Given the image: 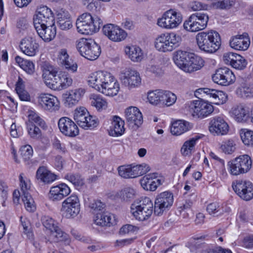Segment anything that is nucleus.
Returning a JSON list of instances; mask_svg holds the SVG:
<instances>
[{
  "mask_svg": "<svg viewBox=\"0 0 253 253\" xmlns=\"http://www.w3.org/2000/svg\"><path fill=\"white\" fill-rule=\"evenodd\" d=\"M125 51L132 61L139 62L143 58V53L142 49L136 45L126 46Z\"/></svg>",
  "mask_w": 253,
  "mask_h": 253,
  "instance_id": "nucleus-39",
  "label": "nucleus"
},
{
  "mask_svg": "<svg viewBox=\"0 0 253 253\" xmlns=\"http://www.w3.org/2000/svg\"><path fill=\"white\" fill-rule=\"evenodd\" d=\"M22 201L24 203L25 207L28 211H34L35 207L34 205V200L30 194L26 193L25 195L22 196Z\"/></svg>",
  "mask_w": 253,
  "mask_h": 253,
  "instance_id": "nucleus-53",
  "label": "nucleus"
},
{
  "mask_svg": "<svg viewBox=\"0 0 253 253\" xmlns=\"http://www.w3.org/2000/svg\"><path fill=\"white\" fill-rule=\"evenodd\" d=\"M150 170L149 166L143 163L132 166H121L118 167V173L124 178H133L142 175Z\"/></svg>",
  "mask_w": 253,
  "mask_h": 253,
  "instance_id": "nucleus-10",
  "label": "nucleus"
},
{
  "mask_svg": "<svg viewBox=\"0 0 253 253\" xmlns=\"http://www.w3.org/2000/svg\"><path fill=\"white\" fill-rule=\"evenodd\" d=\"M27 114L28 118V122L27 124H33L35 123L42 128H45L46 127L45 122L34 110H29L27 111Z\"/></svg>",
  "mask_w": 253,
  "mask_h": 253,
  "instance_id": "nucleus-45",
  "label": "nucleus"
},
{
  "mask_svg": "<svg viewBox=\"0 0 253 253\" xmlns=\"http://www.w3.org/2000/svg\"><path fill=\"white\" fill-rule=\"evenodd\" d=\"M71 192L70 188L65 183H61L50 188L48 194V199L53 202H57L67 196Z\"/></svg>",
  "mask_w": 253,
  "mask_h": 253,
  "instance_id": "nucleus-25",
  "label": "nucleus"
},
{
  "mask_svg": "<svg viewBox=\"0 0 253 253\" xmlns=\"http://www.w3.org/2000/svg\"><path fill=\"white\" fill-rule=\"evenodd\" d=\"M109 74V73L103 71L91 73L87 78L88 85L99 91Z\"/></svg>",
  "mask_w": 253,
  "mask_h": 253,
  "instance_id": "nucleus-29",
  "label": "nucleus"
},
{
  "mask_svg": "<svg viewBox=\"0 0 253 253\" xmlns=\"http://www.w3.org/2000/svg\"><path fill=\"white\" fill-rule=\"evenodd\" d=\"M36 178L45 184H49L57 179V175L51 172L46 167L42 166L40 167L37 169Z\"/></svg>",
  "mask_w": 253,
  "mask_h": 253,
  "instance_id": "nucleus-33",
  "label": "nucleus"
},
{
  "mask_svg": "<svg viewBox=\"0 0 253 253\" xmlns=\"http://www.w3.org/2000/svg\"><path fill=\"white\" fill-rule=\"evenodd\" d=\"M27 128L28 134L31 137L34 139H38L41 136V131L35 125L27 124Z\"/></svg>",
  "mask_w": 253,
  "mask_h": 253,
  "instance_id": "nucleus-56",
  "label": "nucleus"
},
{
  "mask_svg": "<svg viewBox=\"0 0 253 253\" xmlns=\"http://www.w3.org/2000/svg\"><path fill=\"white\" fill-rule=\"evenodd\" d=\"M23 174L21 173L19 175L20 185L22 196L25 195V194H30L29 190L31 187L30 182L28 179H25L23 176Z\"/></svg>",
  "mask_w": 253,
  "mask_h": 253,
  "instance_id": "nucleus-57",
  "label": "nucleus"
},
{
  "mask_svg": "<svg viewBox=\"0 0 253 253\" xmlns=\"http://www.w3.org/2000/svg\"><path fill=\"white\" fill-rule=\"evenodd\" d=\"M20 222V226L22 228L23 232L27 235L29 239H32L33 237V233L29 220L25 217L21 216Z\"/></svg>",
  "mask_w": 253,
  "mask_h": 253,
  "instance_id": "nucleus-47",
  "label": "nucleus"
},
{
  "mask_svg": "<svg viewBox=\"0 0 253 253\" xmlns=\"http://www.w3.org/2000/svg\"><path fill=\"white\" fill-rule=\"evenodd\" d=\"M120 80L122 84L129 89L139 86L141 83L139 73L131 69H126L122 71Z\"/></svg>",
  "mask_w": 253,
  "mask_h": 253,
  "instance_id": "nucleus-17",
  "label": "nucleus"
},
{
  "mask_svg": "<svg viewBox=\"0 0 253 253\" xmlns=\"http://www.w3.org/2000/svg\"><path fill=\"white\" fill-rule=\"evenodd\" d=\"M58 126L60 132L66 136L74 137L79 134L78 126L68 117L61 118L58 120Z\"/></svg>",
  "mask_w": 253,
  "mask_h": 253,
  "instance_id": "nucleus-21",
  "label": "nucleus"
},
{
  "mask_svg": "<svg viewBox=\"0 0 253 253\" xmlns=\"http://www.w3.org/2000/svg\"><path fill=\"white\" fill-rule=\"evenodd\" d=\"M102 31L104 35L114 42H122L125 40L127 36L125 30L112 24L104 25L103 27Z\"/></svg>",
  "mask_w": 253,
  "mask_h": 253,
  "instance_id": "nucleus-20",
  "label": "nucleus"
},
{
  "mask_svg": "<svg viewBox=\"0 0 253 253\" xmlns=\"http://www.w3.org/2000/svg\"><path fill=\"white\" fill-rule=\"evenodd\" d=\"M235 76L232 71L228 68H220L216 70L212 76L213 81L219 85L227 86L235 81Z\"/></svg>",
  "mask_w": 253,
  "mask_h": 253,
  "instance_id": "nucleus-19",
  "label": "nucleus"
},
{
  "mask_svg": "<svg viewBox=\"0 0 253 253\" xmlns=\"http://www.w3.org/2000/svg\"><path fill=\"white\" fill-rule=\"evenodd\" d=\"M21 68L29 75L33 74L35 72V65L33 62L29 60L25 61Z\"/></svg>",
  "mask_w": 253,
  "mask_h": 253,
  "instance_id": "nucleus-63",
  "label": "nucleus"
},
{
  "mask_svg": "<svg viewBox=\"0 0 253 253\" xmlns=\"http://www.w3.org/2000/svg\"><path fill=\"white\" fill-rule=\"evenodd\" d=\"M160 89H156L149 91L148 93L147 98L151 104L154 105L159 104V95Z\"/></svg>",
  "mask_w": 253,
  "mask_h": 253,
  "instance_id": "nucleus-60",
  "label": "nucleus"
},
{
  "mask_svg": "<svg viewBox=\"0 0 253 253\" xmlns=\"http://www.w3.org/2000/svg\"><path fill=\"white\" fill-rule=\"evenodd\" d=\"M240 136L245 145L250 146L253 145V131L248 129H242Z\"/></svg>",
  "mask_w": 253,
  "mask_h": 253,
  "instance_id": "nucleus-49",
  "label": "nucleus"
},
{
  "mask_svg": "<svg viewBox=\"0 0 253 253\" xmlns=\"http://www.w3.org/2000/svg\"><path fill=\"white\" fill-rule=\"evenodd\" d=\"M201 137L199 135H196L185 141L181 149L182 155L186 156L191 154L197 141Z\"/></svg>",
  "mask_w": 253,
  "mask_h": 253,
  "instance_id": "nucleus-43",
  "label": "nucleus"
},
{
  "mask_svg": "<svg viewBox=\"0 0 253 253\" xmlns=\"http://www.w3.org/2000/svg\"><path fill=\"white\" fill-rule=\"evenodd\" d=\"M235 143L233 139L223 141L220 146L221 150L226 154H232L236 149Z\"/></svg>",
  "mask_w": 253,
  "mask_h": 253,
  "instance_id": "nucleus-50",
  "label": "nucleus"
},
{
  "mask_svg": "<svg viewBox=\"0 0 253 253\" xmlns=\"http://www.w3.org/2000/svg\"><path fill=\"white\" fill-rule=\"evenodd\" d=\"M85 89L82 87L69 90L64 96V104L66 106L71 107L76 105L84 95Z\"/></svg>",
  "mask_w": 253,
  "mask_h": 253,
  "instance_id": "nucleus-27",
  "label": "nucleus"
},
{
  "mask_svg": "<svg viewBox=\"0 0 253 253\" xmlns=\"http://www.w3.org/2000/svg\"><path fill=\"white\" fill-rule=\"evenodd\" d=\"M192 127L190 123L183 121L177 120L172 123L170 131L172 134L179 135L188 131Z\"/></svg>",
  "mask_w": 253,
  "mask_h": 253,
  "instance_id": "nucleus-37",
  "label": "nucleus"
},
{
  "mask_svg": "<svg viewBox=\"0 0 253 253\" xmlns=\"http://www.w3.org/2000/svg\"><path fill=\"white\" fill-rule=\"evenodd\" d=\"M54 21L52 11L46 6L38 8L33 16V24L35 29L52 24Z\"/></svg>",
  "mask_w": 253,
  "mask_h": 253,
  "instance_id": "nucleus-14",
  "label": "nucleus"
},
{
  "mask_svg": "<svg viewBox=\"0 0 253 253\" xmlns=\"http://www.w3.org/2000/svg\"><path fill=\"white\" fill-rule=\"evenodd\" d=\"M189 64L187 67V73H191L195 71L200 70L204 66V61L200 57L196 56L195 54L193 53V56H191V60Z\"/></svg>",
  "mask_w": 253,
  "mask_h": 253,
  "instance_id": "nucleus-44",
  "label": "nucleus"
},
{
  "mask_svg": "<svg viewBox=\"0 0 253 253\" xmlns=\"http://www.w3.org/2000/svg\"><path fill=\"white\" fill-rule=\"evenodd\" d=\"M102 24L103 22L100 18L93 17L88 13L83 14L76 21L78 32L84 35H91L96 32Z\"/></svg>",
  "mask_w": 253,
  "mask_h": 253,
  "instance_id": "nucleus-3",
  "label": "nucleus"
},
{
  "mask_svg": "<svg viewBox=\"0 0 253 253\" xmlns=\"http://www.w3.org/2000/svg\"><path fill=\"white\" fill-rule=\"evenodd\" d=\"M249 110L243 104H240L232 108L231 116L238 122H245L249 118Z\"/></svg>",
  "mask_w": 253,
  "mask_h": 253,
  "instance_id": "nucleus-34",
  "label": "nucleus"
},
{
  "mask_svg": "<svg viewBox=\"0 0 253 253\" xmlns=\"http://www.w3.org/2000/svg\"><path fill=\"white\" fill-rule=\"evenodd\" d=\"M42 77L46 85L52 89L61 90L71 86L73 80L65 72L58 73L57 69L51 65H46L43 71Z\"/></svg>",
  "mask_w": 253,
  "mask_h": 253,
  "instance_id": "nucleus-1",
  "label": "nucleus"
},
{
  "mask_svg": "<svg viewBox=\"0 0 253 253\" xmlns=\"http://www.w3.org/2000/svg\"><path fill=\"white\" fill-rule=\"evenodd\" d=\"M234 61L231 65L233 68L238 69H243L247 65V62L245 58L239 54L236 55Z\"/></svg>",
  "mask_w": 253,
  "mask_h": 253,
  "instance_id": "nucleus-55",
  "label": "nucleus"
},
{
  "mask_svg": "<svg viewBox=\"0 0 253 253\" xmlns=\"http://www.w3.org/2000/svg\"><path fill=\"white\" fill-rule=\"evenodd\" d=\"M176 96L173 93L166 90L164 104L167 106H170L176 102Z\"/></svg>",
  "mask_w": 253,
  "mask_h": 253,
  "instance_id": "nucleus-59",
  "label": "nucleus"
},
{
  "mask_svg": "<svg viewBox=\"0 0 253 253\" xmlns=\"http://www.w3.org/2000/svg\"><path fill=\"white\" fill-rule=\"evenodd\" d=\"M173 203V195L167 191L159 194L156 197L154 205V213L157 215H162L169 211Z\"/></svg>",
  "mask_w": 253,
  "mask_h": 253,
  "instance_id": "nucleus-12",
  "label": "nucleus"
},
{
  "mask_svg": "<svg viewBox=\"0 0 253 253\" xmlns=\"http://www.w3.org/2000/svg\"><path fill=\"white\" fill-rule=\"evenodd\" d=\"M125 117L129 127L133 130H136L143 123L142 115L137 107L130 106L126 108Z\"/></svg>",
  "mask_w": 253,
  "mask_h": 253,
  "instance_id": "nucleus-22",
  "label": "nucleus"
},
{
  "mask_svg": "<svg viewBox=\"0 0 253 253\" xmlns=\"http://www.w3.org/2000/svg\"><path fill=\"white\" fill-rule=\"evenodd\" d=\"M228 125L220 117L213 118L210 121L209 129L214 135H224L228 131Z\"/></svg>",
  "mask_w": 253,
  "mask_h": 253,
  "instance_id": "nucleus-24",
  "label": "nucleus"
},
{
  "mask_svg": "<svg viewBox=\"0 0 253 253\" xmlns=\"http://www.w3.org/2000/svg\"><path fill=\"white\" fill-rule=\"evenodd\" d=\"M235 192L241 199L250 201L253 198V184L248 180L239 179L232 183Z\"/></svg>",
  "mask_w": 253,
  "mask_h": 253,
  "instance_id": "nucleus-16",
  "label": "nucleus"
},
{
  "mask_svg": "<svg viewBox=\"0 0 253 253\" xmlns=\"http://www.w3.org/2000/svg\"><path fill=\"white\" fill-rule=\"evenodd\" d=\"M158 175V173L155 172L143 176L140 180V184L142 188L146 190L155 191L158 186L162 185L164 182L163 178L159 176Z\"/></svg>",
  "mask_w": 253,
  "mask_h": 253,
  "instance_id": "nucleus-23",
  "label": "nucleus"
},
{
  "mask_svg": "<svg viewBox=\"0 0 253 253\" xmlns=\"http://www.w3.org/2000/svg\"><path fill=\"white\" fill-rule=\"evenodd\" d=\"M113 215L107 211L97 213L94 219V223L99 226H110L113 224Z\"/></svg>",
  "mask_w": 253,
  "mask_h": 253,
  "instance_id": "nucleus-40",
  "label": "nucleus"
},
{
  "mask_svg": "<svg viewBox=\"0 0 253 253\" xmlns=\"http://www.w3.org/2000/svg\"><path fill=\"white\" fill-rule=\"evenodd\" d=\"M154 207L152 201L148 197L134 201L131 205L130 211L137 220L144 221L152 215Z\"/></svg>",
  "mask_w": 253,
  "mask_h": 253,
  "instance_id": "nucleus-4",
  "label": "nucleus"
},
{
  "mask_svg": "<svg viewBox=\"0 0 253 253\" xmlns=\"http://www.w3.org/2000/svg\"><path fill=\"white\" fill-rule=\"evenodd\" d=\"M124 121L117 116L113 117L109 134L110 136L117 137L122 135L125 132Z\"/></svg>",
  "mask_w": 253,
  "mask_h": 253,
  "instance_id": "nucleus-35",
  "label": "nucleus"
},
{
  "mask_svg": "<svg viewBox=\"0 0 253 253\" xmlns=\"http://www.w3.org/2000/svg\"><path fill=\"white\" fill-rule=\"evenodd\" d=\"M207 211L211 215L218 214L222 213L220 205L217 202H212L208 204L207 207Z\"/></svg>",
  "mask_w": 253,
  "mask_h": 253,
  "instance_id": "nucleus-54",
  "label": "nucleus"
},
{
  "mask_svg": "<svg viewBox=\"0 0 253 253\" xmlns=\"http://www.w3.org/2000/svg\"><path fill=\"white\" fill-rule=\"evenodd\" d=\"M235 3V0H222L218 1L215 5L217 7L221 9H229Z\"/></svg>",
  "mask_w": 253,
  "mask_h": 253,
  "instance_id": "nucleus-62",
  "label": "nucleus"
},
{
  "mask_svg": "<svg viewBox=\"0 0 253 253\" xmlns=\"http://www.w3.org/2000/svg\"><path fill=\"white\" fill-rule=\"evenodd\" d=\"M136 195L135 190L131 187H126L116 194V197L124 202H129L133 199Z\"/></svg>",
  "mask_w": 253,
  "mask_h": 253,
  "instance_id": "nucleus-42",
  "label": "nucleus"
},
{
  "mask_svg": "<svg viewBox=\"0 0 253 253\" xmlns=\"http://www.w3.org/2000/svg\"><path fill=\"white\" fill-rule=\"evenodd\" d=\"M194 204V200L192 199H187L185 201L180 207V211L182 215L185 217H188L190 214H192L191 208Z\"/></svg>",
  "mask_w": 253,
  "mask_h": 253,
  "instance_id": "nucleus-46",
  "label": "nucleus"
},
{
  "mask_svg": "<svg viewBox=\"0 0 253 253\" xmlns=\"http://www.w3.org/2000/svg\"><path fill=\"white\" fill-rule=\"evenodd\" d=\"M21 155L25 161L29 160L33 156V151L30 145H26L20 149Z\"/></svg>",
  "mask_w": 253,
  "mask_h": 253,
  "instance_id": "nucleus-58",
  "label": "nucleus"
},
{
  "mask_svg": "<svg viewBox=\"0 0 253 253\" xmlns=\"http://www.w3.org/2000/svg\"><path fill=\"white\" fill-rule=\"evenodd\" d=\"M61 211L67 218L77 216L80 211V200L77 195L72 194L67 197L62 203Z\"/></svg>",
  "mask_w": 253,
  "mask_h": 253,
  "instance_id": "nucleus-13",
  "label": "nucleus"
},
{
  "mask_svg": "<svg viewBox=\"0 0 253 253\" xmlns=\"http://www.w3.org/2000/svg\"><path fill=\"white\" fill-rule=\"evenodd\" d=\"M182 21L181 13L175 9H170L166 11L162 17L158 19L157 24L166 29H173L177 27Z\"/></svg>",
  "mask_w": 253,
  "mask_h": 253,
  "instance_id": "nucleus-11",
  "label": "nucleus"
},
{
  "mask_svg": "<svg viewBox=\"0 0 253 253\" xmlns=\"http://www.w3.org/2000/svg\"><path fill=\"white\" fill-rule=\"evenodd\" d=\"M209 16L204 13L192 14L183 23V28L187 31L196 32L204 29L207 25Z\"/></svg>",
  "mask_w": 253,
  "mask_h": 253,
  "instance_id": "nucleus-8",
  "label": "nucleus"
},
{
  "mask_svg": "<svg viewBox=\"0 0 253 253\" xmlns=\"http://www.w3.org/2000/svg\"><path fill=\"white\" fill-rule=\"evenodd\" d=\"M196 39L199 48L206 53H214L221 45L220 36L215 31L199 33L196 35Z\"/></svg>",
  "mask_w": 253,
  "mask_h": 253,
  "instance_id": "nucleus-2",
  "label": "nucleus"
},
{
  "mask_svg": "<svg viewBox=\"0 0 253 253\" xmlns=\"http://www.w3.org/2000/svg\"><path fill=\"white\" fill-rule=\"evenodd\" d=\"M250 38L247 33L242 35H238L232 38L230 41V46L238 50L245 51L249 47Z\"/></svg>",
  "mask_w": 253,
  "mask_h": 253,
  "instance_id": "nucleus-30",
  "label": "nucleus"
},
{
  "mask_svg": "<svg viewBox=\"0 0 253 253\" xmlns=\"http://www.w3.org/2000/svg\"><path fill=\"white\" fill-rule=\"evenodd\" d=\"M65 177L75 186H82L84 183V179L79 173H68Z\"/></svg>",
  "mask_w": 253,
  "mask_h": 253,
  "instance_id": "nucleus-51",
  "label": "nucleus"
},
{
  "mask_svg": "<svg viewBox=\"0 0 253 253\" xmlns=\"http://www.w3.org/2000/svg\"><path fill=\"white\" fill-rule=\"evenodd\" d=\"M89 99L91 106L98 111L105 109L107 107L106 100L99 94L92 93L90 94Z\"/></svg>",
  "mask_w": 253,
  "mask_h": 253,
  "instance_id": "nucleus-41",
  "label": "nucleus"
},
{
  "mask_svg": "<svg viewBox=\"0 0 253 253\" xmlns=\"http://www.w3.org/2000/svg\"><path fill=\"white\" fill-rule=\"evenodd\" d=\"M120 89V85L117 80L109 73L99 92L107 96L116 95Z\"/></svg>",
  "mask_w": 253,
  "mask_h": 253,
  "instance_id": "nucleus-26",
  "label": "nucleus"
},
{
  "mask_svg": "<svg viewBox=\"0 0 253 253\" xmlns=\"http://www.w3.org/2000/svg\"><path fill=\"white\" fill-rule=\"evenodd\" d=\"M39 36L45 42H49L55 37L56 29L54 23L35 29Z\"/></svg>",
  "mask_w": 253,
  "mask_h": 253,
  "instance_id": "nucleus-32",
  "label": "nucleus"
},
{
  "mask_svg": "<svg viewBox=\"0 0 253 253\" xmlns=\"http://www.w3.org/2000/svg\"><path fill=\"white\" fill-rule=\"evenodd\" d=\"M57 60L59 64L64 66L66 69L73 72L77 70V65L73 64L72 60L69 58L66 49H61L59 51Z\"/></svg>",
  "mask_w": 253,
  "mask_h": 253,
  "instance_id": "nucleus-36",
  "label": "nucleus"
},
{
  "mask_svg": "<svg viewBox=\"0 0 253 253\" xmlns=\"http://www.w3.org/2000/svg\"><path fill=\"white\" fill-rule=\"evenodd\" d=\"M39 45L36 41L32 37L23 39L20 43V48L25 54L34 56L39 51Z\"/></svg>",
  "mask_w": 253,
  "mask_h": 253,
  "instance_id": "nucleus-28",
  "label": "nucleus"
},
{
  "mask_svg": "<svg viewBox=\"0 0 253 253\" xmlns=\"http://www.w3.org/2000/svg\"><path fill=\"white\" fill-rule=\"evenodd\" d=\"M85 204L94 212L101 211L105 206V204L101 202L100 200H91L89 198H87V200H85Z\"/></svg>",
  "mask_w": 253,
  "mask_h": 253,
  "instance_id": "nucleus-48",
  "label": "nucleus"
},
{
  "mask_svg": "<svg viewBox=\"0 0 253 253\" xmlns=\"http://www.w3.org/2000/svg\"><path fill=\"white\" fill-rule=\"evenodd\" d=\"M74 119L77 124L84 129H92L98 125L95 117L89 115L84 107H80L74 111Z\"/></svg>",
  "mask_w": 253,
  "mask_h": 253,
  "instance_id": "nucleus-9",
  "label": "nucleus"
},
{
  "mask_svg": "<svg viewBox=\"0 0 253 253\" xmlns=\"http://www.w3.org/2000/svg\"><path fill=\"white\" fill-rule=\"evenodd\" d=\"M49 239L50 242L55 243L64 242L67 244L70 243L68 235L58 225L50 231Z\"/></svg>",
  "mask_w": 253,
  "mask_h": 253,
  "instance_id": "nucleus-38",
  "label": "nucleus"
},
{
  "mask_svg": "<svg viewBox=\"0 0 253 253\" xmlns=\"http://www.w3.org/2000/svg\"><path fill=\"white\" fill-rule=\"evenodd\" d=\"M191 56H193V53L178 50L174 57V62L179 68L186 72L187 70L185 68H187V64L190 63Z\"/></svg>",
  "mask_w": 253,
  "mask_h": 253,
  "instance_id": "nucleus-31",
  "label": "nucleus"
},
{
  "mask_svg": "<svg viewBox=\"0 0 253 253\" xmlns=\"http://www.w3.org/2000/svg\"><path fill=\"white\" fill-rule=\"evenodd\" d=\"M180 40V37L174 33L162 34L156 39L155 46L160 51H171L179 46Z\"/></svg>",
  "mask_w": 253,
  "mask_h": 253,
  "instance_id": "nucleus-7",
  "label": "nucleus"
},
{
  "mask_svg": "<svg viewBox=\"0 0 253 253\" xmlns=\"http://www.w3.org/2000/svg\"><path fill=\"white\" fill-rule=\"evenodd\" d=\"M37 105L44 110L53 112L59 109L60 102L54 95L41 93L37 97Z\"/></svg>",
  "mask_w": 253,
  "mask_h": 253,
  "instance_id": "nucleus-18",
  "label": "nucleus"
},
{
  "mask_svg": "<svg viewBox=\"0 0 253 253\" xmlns=\"http://www.w3.org/2000/svg\"><path fill=\"white\" fill-rule=\"evenodd\" d=\"M41 221L43 226L50 231L58 225V223L56 221L48 215L42 216Z\"/></svg>",
  "mask_w": 253,
  "mask_h": 253,
  "instance_id": "nucleus-52",
  "label": "nucleus"
},
{
  "mask_svg": "<svg viewBox=\"0 0 253 253\" xmlns=\"http://www.w3.org/2000/svg\"><path fill=\"white\" fill-rule=\"evenodd\" d=\"M213 111L212 104L203 100L193 101L190 105V112L194 117L199 119L205 118Z\"/></svg>",
  "mask_w": 253,
  "mask_h": 253,
  "instance_id": "nucleus-15",
  "label": "nucleus"
},
{
  "mask_svg": "<svg viewBox=\"0 0 253 253\" xmlns=\"http://www.w3.org/2000/svg\"><path fill=\"white\" fill-rule=\"evenodd\" d=\"M57 23L59 27L63 30H68L72 27V22L71 19L67 18L65 19H60L57 20Z\"/></svg>",
  "mask_w": 253,
  "mask_h": 253,
  "instance_id": "nucleus-61",
  "label": "nucleus"
},
{
  "mask_svg": "<svg viewBox=\"0 0 253 253\" xmlns=\"http://www.w3.org/2000/svg\"><path fill=\"white\" fill-rule=\"evenodd\" d=\"M76 46L80 54L89 60L97 59L101 53L100 46L92 39H80Z\"/></svg>",
  "mask_w": 253,
  "mask_h": 253,
  "instance_id": "nucleus-5",
  "label": "nucleus"
},
{
  "mask_svg": "<svg viewBox=\"0 0 253 253\" xmlns=\"http://www.w3.org/2000/svg\"><path fill=\"white\" fill-rule=\"evenodd\" d=\"M138 229L135 226L131 224H126L121 228L119 232L122 235L128 234L137 231Z\"/></svg>",
  "mask_w": 253,
  "mask_h": 253,
  "instance_id": "nucleus-64",
  "label": "nucleus"
},
{
  "mask_svg": "<svg viewBox=\"0 0 253 253\" xmlns=\"http://www.w3.org/2000/svg\"><path fill=\"white\" fill-rule=\"evenodd\" d=\"M252 160L248 155H240L227 163V169L232 175L237 176L248 172L252 168Z\"/></svg>",
  "mask_w": 253,
  "mask_h": 253,
  "instance_id": "nucleus-6",
  "label": "nucleus"
}]
</instances>
